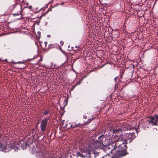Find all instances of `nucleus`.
<instances>
[{"instance_id": "1", "label": "nucleus", "mask_w": 158, "mask_h": 158, "mask_svg": "<svg viewBox=\"0 0 158 158\" xmlns=\"http://www.w3.org/2000/svg\"><path fill=\"white\" fill-rule=\"evenodd\" d=\"M121 138H119L116 139V145L117 147V150L112 156V158H120L124 156L128 153L127 152V148L126 140H122Z\"/></svg>"}, {"instance_id": "2", "label": "nucleus", "mask_w": 158, "mask_h": 158, "mask_svg": "<svg viewBox=\"0 0 158 158\" xmlns=\"http://www.w3.org/2000/svg\"><path fill=\"white\" fill-rule=\"evenodd\" d=\"M88 118V120L87 121H84V123L83 124H81L80 123H79L78 124L72 125L69 123V124L70 125V126L69 127H68V124H66L65 125V127L67 129H69L70 128L73 129L79 126L81 127V125L83 126H85L86 124L89 123L94 119L93 116L91 115L90 117L89 116Z\"/></svg>"}, {"instance_id": "3", "label": "nucleus", "mask_w": 158, "mask_h": 158, "mask_svg": "<svg viewBox=\"0 0 158 158\" xmlns=\"http://www.w3.org/2000/svg\"><path fill=\"white\" fill-rule=\"evenodd\" d=\"M117 148V145H116V142L115 141V143H113L112 144H109L106 146L104 147V151L107 153L106 156H110L109 153H112V152L114 150Z\"/></svg>"}, {"instance_id": "4", "label": "nucleus", "mask_w": 158, "mask_h": 158, "mask_svg": "<svg viewBox=\"0 0 158 158\" xmlns=\"http://www.w3.org/2000/svg\"><path fill=\"white\" fill-rule=\"evenodd\" d=\"M136 124L135 121H132L131 123V127L129 128V130L132 129L135 131L129 133V139L131 140V141L134 139L135 138V132H137V128L135 127Z\"/></svg>"}, {"instance_id": "5", "label": "nucleus", "mask_w": 158, "mask_h": 158, "mask_svg": "<svg viewBox=\"0 0 158 158\" xmlns=\"http://www.w3.org/2000/svg\"><path fill=\"white\" fill-rule=\"evenodd\" d=\"M81 152H78L77 153V155L81 157L85 158L86 157H88L90 155V150L86 148H83L81 149Z\"/></svg>"}, {"instance_id": "6", "label": "nucleus", "mask_w": 158, "mask_h": 158, "mask_svg": "<svg viewBox=\"0 0 158 158\" xmlns=\"http://www.w3.org/2000/svg\"><path fill=\"white\" fill-rule=\"evenodd\" d=\"M49 118V117H47L42 120L40 124V128L41 131L43 132L46 130L48 124V121Z\"/></svg>"}, {"instance_id": "7", "label": "nucleus", "mask_w": 158, "mask_h": 158, "mask_svg": "<svg viewBox=\"0 0 158 158\" xmlns=\"http://www.w3.org/2000/svg\"><path fill=\"white\" fill-rule=\"evenodd\" d=\"M149 119L148 121L152 123L153 125H157V121H158V115H155L154 116H150L149 117Z\"/></svg>"}, {"instance_id": "8", "label": "nucleus", "mask_w": 158, "mask_h": 158, "mask_svg": "<svg viewBox=\"0 0 158 158\" xmlns=\"http://www.w3.org/2000/svg\"><path fill=\"white\" fill-rule=\"evenodd\" d=\"M104 138H105V136L104 135V134H102L98 137L97 142L103 144V139Z\"/></svg>"}, {"instance_id": "9", "label": "nucleus", "mask_w": 158, "mask_h": 158, "mask_svg": "<svg viewBox=\"0 0 158 158\" xmlns=\"http://www.w3.org/2000/svg\"><path fill=\"white\" fill-rule=\"evenodd\" d=\"M134 65L133 64L131 65H131L129 67V77H130V76H131V78L132 77V75L134 73V68L132 67Z\"/></svg>"}, {"instance_id": "10", "label": "nucleus", "mask_w": 158, "mask_h": 158, "mask_svg": "<svg viewBox=\"0 0 158 158\" xmlns=\"http://www.w3.org/2000/svg\"><path fill=\"white\" fill-rule=\"evenodd\" d=\"M122 130L121 129H113V132L114 134H116L117 133V135L119 134V135H120L121 134H120V133H121Z\"/></svg>"}, {"instance_id": "11", "label": "nucleus", "mask_w": 158, "mask_h": 158, "mask_svg": "<svg viewBox=\"0 0 158 158\" xmlns=\"http://www.w3.org/2000/svg\"><path fill=\"white\" fill-rule=\"evenodd\" d=\"M96 143L94 142V141H92L91 143H89V147H90L91 149H93L95 148Z\"/></svg>"}, {"instance_id": "12", "label": "nucleus", "mask_w": 158, "mask_h": 158, "mask_svg": "<svg viewBox=\"0 0 158 158\" xmlns=\"http://www.w3.org/2000/svg\"><path fill=\"white\" fill-rule=\"evenodd\" d=\"M50 110H45L44 112V113H43V115H48L50 113Z\"/></svg>"}, {"instance_id": "13", "label": "nucleus", "mask_w": 158, "mask_h": 158, "mask_svg": "<svg viewBox=\"0 0 158 158\" xmlns=\"http://www.w3.org/2000/svg\"><path fill=\"white\" fill-rule=\"evenodd\" d=\"M128 17H127V16H126V19L125 20V23H124V26L125 27H126V26L127 25H128L127 21H128Z\"/></svg>"}, {"instance_id": "14", "label": "nucleus", "mask_w": 158, "mask_h": 158, "mask_svg": "<svg viewBox=\"0 0 158 158\" xmlns=\"http://www.w3.org/2000/svg\"><path fill=\"white\" fill-rule=\"evenodd\" d=\"M31 133L33 135H35L36 134V132L34 129H31Z\"/></svg>"}, {"instance_id": "15", "label": "nucleus", "mask_w": 158, "mask_h": 158, "mask_svg": "<svg viewBox=\"0 0 158 158\" xmlns=\"http://www.w3.org/2000/svg\"><path fill=\"white\" fill-rule=\"evenodd\" d=\"M0 148H2V150L4 151L6 150L7 147H2V145L1 144V143H0Z\"/></svg>"}, {"instance_id": "16", "label": "nucleus", "mask_w": 158, "mask_h": 158, "mask_svg": "<svg viewBox=\"0 0 158 158\" xmlns=\"http://www.w3.org/2000/svg\"><path fill=\"white\" fill-rule=\"evenodd\" d=\"M54 45L53 44H50L48 46V48L50 49L54 48Z\"/></svg>"}, {"instance_id": "17", "label": "nucleus", "mask_w": 158, "mask_h": 158, "mask_svg": "<svg viewBox=\"0 0 158 158\" xmlns=\"http://www.w3.org/2000/svg\"><path fill=\"white\" fill-rule=\"evenodd\" d=\"M21 14V12H19V13H14L13 14V15L14 16H16L17 15H19Z\"/></svg>"}, {"instance_id": "18", "label": "nucleus", "mask_w": 158, "mask_h": 158, "mask_svg": "<svg viewBox=\"0 0 158 158\" xmlns=\"http://www.w3.org/2000/svg\"><path fill=\"white\" fill-rule=\"evenodd\" d=\"M76 86V85H75L73 86L72 88L71 89V90H73L75 88V87Z\"/></svg>"}, {"instance_id": "19", "label": "nucleus", "mask_w": 158, "mask_h": 158, "mask_svg": "<svg viewBox=\"0 0 158 158\" xmlns=\"http://www.w3.org/2000/svg\"><path fill=\"white\" fill-rule=\"evenodd\" d=\"M83 118L85 119H86L87 118V116H86L85 115H83Z\"/></svg>"}, {"instance_id": "20", "label": "nucleus", "mask_w": 158, "mask_h": 158, "mask_svg": "<svg viewBox=\"0 0 158 158\" xmlns=\"http://www.w3.org/2000/svg\"><path fill=\"white\" fill-rule=\"evenodd\" d=\"M80 81L78 82L76 84H75V85H76V86H77V85H79L80 84Z\"/></svg>"}, {"instance_id": "21", "label": "nucleus", "mask_w": 158, "mask_h": 158, "mask_svg": "<svg viewBox=\"0 0 158 158\" xmlns=\"http://www.w3.org/2000/svg\"><path fill=\"white\" fill-rule=\"evenodd\" d=\"M22 63V62H14V64H21Z\"/></svg>"}, {"instance_id": "22", "label": "nucleus", "mask_w": 158, "mask_h": 158, "mask_svg": "<svg viewBox=\"0 0 158 158\" xmlns=\"http://www.w3.org/2000/svg\"><path fill=\"white\" fill-rule=\"evenodd\" d=\"M44 44H45V46L46 47L47 46V45L48 44V42L47 41H45L44 42Z\"/></svg>"}, {"instance_id": "23", "label": "nucleus", "mask_w": 158, "mask_h": 158, "mask_svg": "<svg viewBox=\"0 0 158 158\" xmlns=\"http://www.w3.org/2000/svg\"><path fill=\"white\" fill-rule=\"evenodd\" d=\"M73 48H74V47H72V50H74V51H78V50H74V49H73Z\"/></svg>"}, {"instance_id": "24", "label": "nucleus", "mask_w": 158, "mask_h": 158, "mask_svg": "<svg viewBox=\"0 0 158 158\" xmlns=\"http://www.w3.org/2000/svg\"><path fill=\"white\" fill-rule=\"evenodd\" d=\"M39 60L40 61H42V58H41L40 59V60Z\"/></svg>"}, {"instance_id": "25", "label": "nucleus", "mask_w": 158, "mask_h": 158, "mask_svg": "<svg viewBox=\"0 0 158 158\" xmlns=\"http://www.w3.org/2000/svg\"><path fill=\"white\" fill-rule=\"evenodd\" d=\"M106 64H103L102 66L101 67V68H102L103 67H104V65Z\"/></svg>"}, {"instance_id": "26", "label": "nucleus", "mask_w": 158, "mask_h": 158, "mask_svg": "<svg viewBox=\"0 0 158 158\" xmlns=\"http://www.w3.org/2000/svg\"><path fill=\"white\" fill-rule=\"evenodd\" d=\"M66 124H68V125H67L68 127H69L70 126V125L69 124V123L68 124V123H67Z\"/></svg>"}, {"instance_id": "27", "label": "nucleus", "mask_w": 158, "mask_h": 158, "mask_svg": "<svg viewBox=\"0 0 158 158\" xmlns=\"http://www.w3.org/2000/svg\"><path fill=\"white\" fill-rule=\"evenodd\" d=\"M47 37H48L49 38V37H50V35H48Z\"/></svg>"}, {"instance_id": "28", "label": "nucleus", "mask_w": 158, "mask_h": 158, "mask_svg": "<svg viewBox=\"0 0 158 158\" xmlns=\"http://www.w3.org/2000/svg\"><path fill=\"white\" fill-rule=\"evenodd\" d=\"M29 8L30 9H31L32 8V6H29Z\"/></svg>"}, {"instance_id": "29", "label": "nucleus", "mask_w": 158, "mask_h": 158, "mask_svg": "<svg viewBox=\"0 0 158 158\" xmlns=\"http://www.w3.org/2000/svg\"><path fill=\"white\" fill-rule=\"evenodd\" d=\"M64 2H62V3H61V5H64Z\"/></svg>"}, {"instance_id": "30", "label": "nucleus", "mask_w": 158, "mask_h": 158, "mask_svg": "<svg viewBox=\"0 0 158 158\" xmlns=\"http://www.w3.org/2000/svg\"><path fill=\"white\" fill-rule=\"evenodd\" d=\"M75 48H79V47L76 46H75Z\"/></svg>"}, {"instance_id": "31", "label": "nucleus", "mask_w": 158, "mask_h": 158, "mask_svg": "<svg viewBox=\"0 0 158 158\" xmlns=\"http://www.w3.org/2000/svg\"><path fill=\"white\" fill-rule=\"evenodd\" d=\"M63 44L62 43V45H63Z\"/></svg>"}, {"instance_id": "32", "label": "nucleus", "mask_w": 158, "mask_h": 158, "mask_svg": "<svg viewBox=\"0 0 158 158\" xmlns=\"http://www.w3.org/2000/svg\"><path fill=\"white\" fill-rule=\"evenodd\" d=\"M129 63H130V59H129Z\"/></svg>"}, {"instance_id": "33", "label": "nucleus", "mask_w": 158, "mask_h": 158, "mask_svg": "<svg viewBox=\"0 0 158 158\" xmlns=\"http://www.w3.org/2000/svg\"><path fill=\"white\" fill-rule=\"evenodd\" d=\"M157 0H156V2Z\"/></svg>"}, {"instance_id": "34", "label": "nucleus", "mask_w": 158, "mask_h": 158, "mask_svg": "<svg viewBox=\"0 0 158 158\" xmlns=\"http://www.w3.org/2000/svg\"><path fill=\"white\" fill-rule=\"evenodd\" d=\"M118 136H119V135H118Z\"/></svg>"}, {"instance_id": "35", "label": "nucleus", "mask_w": 158, "mask_h": 158, "mask_svg": "<svg viewBox=\"0 0 158 158\" xmlns=\"http://www.w3.org/2000/svg\"><path fill=\"white\" fill-rule=\"evenodd\" d=\"M157 125L158 126V125Z\"/></svg>"}]
</instances>
